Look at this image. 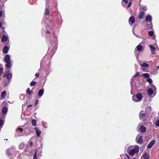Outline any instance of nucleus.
Here are the masks:
<instances>
[{
  "label": "nucleus",
  "instance_id": "44",
  "mask_svg": "<svg viewBox=\"0 0 159 159\" xmlns=\"http://www.w3.org/2000/svg\"><path fill=\"white\" fill-rule=\"evenodd\" d=\"M30 145L31 147H32L33 145V143L32 142H31L30 143Z\"/></svg>",
  "mask_w": 159,
  "mask_h": 159
},
{
  "label": "nucleus",
  "instance_id": "22",
  "mask_svg": "<svg viewBox=\"0 0 159 159\" xmlns=\"http://www.w3.org/2000/svg\"><path fill=\"white\" fill-rule=\"evenodd\" d=\"M145 13L143 11H141L139 14V19H142L143 18V16L145 15Z\"/></svg>",
  "mask_w": 159,
  "mask_h": 159
},
{
  "label": "nucleus",
  "instance_id": "36",
  "mask_svg": "<svg viewBox=\"0 0 159 159\" xmlns=\"http://www.w3.org/2000/svg\"><path fill=\"white\" fill-rule=\"evenodd\" d=\"M3 68L0 67V75H1L3 73Z\"/></svg>",
  "mask_w": 159,
  "mask_h": 159
},
{
  "label": "nucleus",
  "instance_id": "35",
  "mask_svg": "<svg viewBox=\"0 0 159 159\" xmlns=\"http://www.w3.org/2000/svg\"><path fill=\"white\" fill-rule=\"evenodd\" d=\"M3 121L2 119H0V127L2 128V127Z\"/></svg>",
  "mask_w": 159,
  "mask_h": 159
},
{
  "label": "nucleus",
  "instance_id": "38",
  "mask_svg": "<svg viewBox=\"0 0 159 159\" xmlns=\"http://www.w3.org/2000/svg\"><path fill=\"white\" fill-rule=\"evenodd\" d=\"M155 125L157 126H159V120H157L155 123Z\"/></svg>",
  "mask_w": 159,
  "mask_h": 159
},
{
  "label": "nucleus",
  "instance_id": "27",
  "mask_svg": "<svg viewBox=\"0 0 159 159\" xmlns=\"http://www.w3.org/2000/svg\"><path fill=\"white\" fill-rule=\"evenodd\" d=\"M141 66L142 68H143V67H148L149 65L146 63H144L141 64Z\"/></svg>",
  "mask_w": 159,
  "mask_h": 159
},
{
  "label": "nucleus",
  "instance_id": "4",
  "mask_svg": "<svg viewBox=\"0 0 159 159\" xmlns=\"http://www.w3.org/2000/svg\"><path fill=\"white\" fill-rule=\"evenodd\" d=\"M155 90H156V88L155 86L153 85L152 88L148 89V93L149 95H151L153 93Z\"/></svg>",
  "mask_w": 159,
  "mask_h": 159
},
{
  "label": "nucleus",
  "instance_id": "19",
  "mask_svg": "<svg viewBox=\"0 0 159 159\" xmlns=\"http://www.w3.org/2000/svg\"><path fill=\"white\" fill-rule=\"evenodd\" d=\"M10 61V56L8 54H7L5 56L4 59V61L5 62H6Z\"/></svg>",
  "mask_w": 159,
  "mask_h": 159
},
{
  "label": "nucleus",
  "instance_id": "11",
  "mask_svg": "<svg viewBox=\"0 0 159 159\" xmlns=\"http://www.w3.org/2000/svg\"><path fill=\"white\" fill-rule=\"evenodd\" d=\"M139 130L141 133H145L146 131V129L143 125H141L140 128Z\"/></svg>",
  "mask_w": 159,
  "mask_h": 159
},
{
  "label": "nucleus",
  "instance_id": "34",
  "mask_svg": "<svg viewBox=\"0 0 159 159\" xmlns=\"http://www.w3.org/2000/svg\"><path fill=\"white\" fill-rule=\"evenodd\" d=\"M154 34L153 31H151L148 32V34L150 36H152Z\"/></svg>",
  "mask_w": 159,
  "mask_h": 159
},
{
  "label": "nucleus",
  "instance_id": "17",
  "mask_svg": "<svg viewBox=\"0 0 159 159\" xmlns=\"http://www.w3.org/2000/svg\"><path fill=\"white\" fill-rule=\"evenodd\" d=\"M152 23H150L149 24L146 25V28L148 30H150L152 29Z\"/></svg>",
  "mask_w": 159,
  "mask_h": 159
},
{
  "label": "nucleus",
  "instance_id": "8",
  "mask_svg": "<svg viewBox=\"0 0 159 159\" xmlns=\"http://www.w3.org/2000/svg\"><path fill=\"white\" fill-rule=\"evenodd\" d=\"M152 16L150 15H148L145 18V20L148 23H152Z\"/></svg>",
  "mask_w": 159,
  "mask_h": 159
},
{
  "label": "nucleus",
  "instance_id": "52",
  "mask_svg": "<svg viewBox=\"0 0 159 159\" xmlns=\"http://www.w3.org/2000/svg\"><path fill=\"white\" fill-rule=\"evenodd\" d=\"M1 5L0 3V9H1Z\"/></svg>",
  "mask_w": 159,
  "mask_h": 159
},
{
  "label": "nucleus",
  "instance_id": "14",
  "mask_svg": "<svg viewBox=\"0 0 159 159\" xmlns=\"http://www.w3.org/2000/svg\"><path fill=\"white\" fill-rule=\"evenodd\" d=\"M34 129L36 132L37 136L38 137H40V134L41 133V131L39 129L38 127L35 128Z\"/></svg>",
  "mask_w": 159,
  "mask_h": 159
},
{
  "label": "nucleus",
  "instance_id": "23",
  "mask_svg": "<svg viewBox=\"0 0 159 159\" xmlns=\"http://www.w3.org/2000/svg\"><path fill=\"white\" fill-rule=\"evenodd\" d=\"M7 92L5 91H3L1 93V97L2 99H4L5 98V97L6 95Z\"/></svg>",
  "mask_w": 159,
  "mask_h": 159
},
{
  "label": "nucleus",
  "instance_id": "43",
  "mask_svg": "<svg viewBox=\"0 0 159 159\" xmlns=\"http://www.w3.org/2000/svg\"><path fill=\"white\" fill-rule=\"evenodd\" d=\"M6 76H7V75L6 74V73H4L2 76V77H6Z\"/></svg>",
  "mask_w": 159,
  "mask_h": 159
},
{
  "label": "nucleus",
  "instance_id": "32",
  "mask_svg": "<svg viewBox=\"0 0 159 159\" xmlns=\"http://www.w3.org/2000/svg\"><path fill=\"white\" fill-rule=\"evenodd\" d=\"M147 81L150 84H151L152 82V79L150 78H148L147 79Z\"/></svg>",
  "mask_w": 159,
  "mask_h": 159
},
{
  "label": "nucleus",
  "instance_id": "45",
  "mask_svg": "<svg viewBox=\"0 0 159 159\" xmlns=\"http://www.w3.org/2000/svg\"><path fill=\"white\" fill-rule=\"evenodd\" d=\"M18 129L20 131H22L23 130V129L20 128H18Z\"/></svg>",
  "mask_w": 159,
  "mask_h": 159
},
{
  "label": "nucleus",
  "instance_id": "5",
  "mask_svg": "<svg viewBox=\"0 0 159 159\" xmlns=\"http://www.w3.org/2000/svg\"><path fill=\"white\" fill-rule=\"evenodd\" d=\"M8 39V37L7 35L3 34L1 39V41L3 42H6Z\"/></svg>",
  "mask_w": 159,
  "mask_h": 159
},
{
  "label": "nucleus",
  "instance_id": "25",
  "mask_svg": "<svg viewBox=\"0 0 159 159\" xmlns=\"http://www.w3.org/2000/svg\"><path fill=\"white\" fill-rule=\"evenodd\" d=\"M7 155L9 157L11 156V153L10 149H7L6 151Z\"/></svg>",
  "mask_w": 159,
  "mask_h": 159
},
{
  "label": "nucleus",
  "instance_id": "31",
  "mask_svg": "<svg viewBox=\"0 0 159 159\" xmlns=\"http://www.w3.org/2000/svg\"><path fill=\"white\" fill-rule=\"evenodd\" d=\"M143 76L145 78H148L149 77V75L148 73H143Z\"/></svg>",
  "mask_w": 159,
  "mask_h": 159
},
{
  "label": "nucleus",
  "instance_id": "55",
  "mask_svg": "<svg viewBox=\"0 0 159 159\" xmlns=\"http://www.w3.org/2000/svg\"><path fill=\"white\" fill-rule=\"evenodd\" d=\"M2 128H0V130Z\"/></svg>",
  "mask_w": 159,
  "mask_h": 159
},
{
  "label": "nucleus",
  "instance_id": "40",
  "mask_svg": "<svg viewBox=\"0 0 159 159\" xmlns=\"http://www.w3.org/2000/svg\"><path fill=\"white\" fill-rule=\"evenodd\" d=\"M38 102H39L38 100V99H36L35 101V105H37L38 104Z\"/></svg>",
  "mask_w": 159,
  "mask_h": 159
},
{
  "label": "nucleus",
  "instance_id": "33",
  "mask_svg": "<svg viewBox=\"0 0 159 159\" xmlns=\"http://www.w3.org/2000/svg\"><path fill=\"white\" fill-rule=\"evenodd\" d=\"M37 150H35V152L34 155L33 159H37Z\"/></svg>",
  "mask_w": 159,
  "mask_h": 159
},
{
  "label": "nucleus",
  "instance_id": "28",
  "mask_svg": "<svg viewBox=\"0 0 159 159\" xmlns=\"http://www.w3.org/2000/svg\"><path fill=\"white\" fill-rule=\"evenodd\" d=\"M36 82L35 81H32L30 84V86H33L35 85L36 84Z\"/></svg>",
  "mask_w": 159,
  "mask_h": 159
},
{
  "label": "nucleus",
  "instance_id": "53",
  "mask_svg": "<svg viewBox=\"0 0 159 159\" xmlns=\"http://www.w3.org/2000/svg\"><path fill=\"white\" fill-rule=\"evenodd\" d=\"M25 152H26V151H27V150H26V149H25Z\"/></svg>",
  "mask_w": 159,
  "mask_h": 159
},
{
  "label": "nucleus",
  "instance_id": "48",
  "mask_svg": "<svg viewBox=\"0 0 159 159\" xmlns=\"http://www.w3.org/2000/svg\"><path fill=\"white\" fill-rule=\"evenodd\" d=\"M131 2H130L129 3V5H128V7H130V6L131 5Z\"/></svg>",
  "mask_w": 159,
  "mask_h": 159
},
{
  "label": "nucleus",
  "instance_id": "54",
  "mask_svg": "<svg viewBox=\"0 0 159 159\" xmlns=\"http://www.w3.org/2000/svg\"><path fill=\"white\" fill-rule=\"evenodd\" d=\"M22 145H23V146H24V145H23H23H22V144H21V145H20V146H22Z\"/></svg>",
  "mask_w": 159,
  "mask_h": 159
},
{
  "label": "nucleus",
  "instance_id": "50",
  "mask_svg": "<svg viewBox=\"0 0 159 159\" xmlns=\"http://www.w3.org/2000/svg\"><path fill=\"white\" fill-rule=\"evenodd\" d=\"M4 29H5L4 27H2V29L4 30Z\"/></svg>",
  "mask_w": 159,
  "mask_h": 159
},
{
  "label": "nucleus",
  "instance_id": "42",
  "mask_svg": "<svg viewBox=\"0 0 159 159\" xmlns=\"http://www.w3.org/2000/svg\"><path fill=\"white\" fill-rule=\"evenodd\" d=\"M33 106V105H28L27 106V108H29L30 107L32 106Z\"/></svg>",
  "mask_w": 159,
  "mask_h": 159
},
{
  "label": "nucleus",
  "instance_id": "18",
  "mask_svg": "<svg viewBox=\"0 0 159 159\" xmlns=\"http://www.w3.org/2000/svg\"><path fill=\"white\" fill-rule=\"evenodd\" d=\"M137 49V50L138 52H142L143 47V46L140 44L138 45L136 48Z\"/></svg>",
  "mask_w": 159,
  "mask_h": 159
},
{
  "label": "nucleus",
  "instance_id": "10",
  "mask_svg": "<svg viewBox=\"0 0 159 159\" xmlns=\"http://www.w3.org/2000/svg\"><path fill=\"white\" fill-rule=\"evenodd\" d=\"M26 93L27 95L31 96L32 94L33 91L30 90L29 88H28L26 91Z\"/></svg>",
  "mask_w": 159,
  "mask_h": 159
},
{
  "label": "nucleus",
  "instance_id": "24",
  "mask_svg": "<svg viewBox=\"0 0 159 159\" xmlns=\"http://www.w3.org/2000/svg\"><path fill=\"white\" fill-rule=\"evenodd\" d=\"M6 63V66L7 68H9L11 66V61L5 62Z\"/></svg>",
  "mask_w": 159,
  "mask_h": 159
},
{
  "label": "nucleus",
  "instance_id": "29",
  "mask_svg": "<svg viewBox=\"0 0 159 159\" xmlns=\"http://www.w3.org/2000/svg\"><path fill=\"white\" fill-rule=\"evenodd\" d=\"M36 120L35 119H33L32 120L31 123L33 126H35L36 125Z\"/></svg>",
  "mask_w": 159,
  "mask_h": 159
},
{
  "label": "nucleus",
  "instance_id": "39",
  "mask_svg": "<svg viewBox=\"0 0 159 159\" xmlns=\"http://www.w3.org/2000/svg\"><path fill=\"white\" fill-rule=\"evenodd\" d=\"M35 76L37 78H38L39 76V73H36L35 74Z\"/></svg>",
  "mask_w": 159,
  "mask_h": 159
},
{
  "label": "nucleus",
  "instance_id": "49",
  "mask_svg": "<svg viewBox=\"0 0 159 159\" xmlns=\"http://www.w3.org/2000/svg\"><path fill=\"white\" fill-rule=\"evenodd\" d=\"M46 33L47 34H49V33H50V32L48 30H47L46 31Z\"/></svg>",
  "mask_w": 159,
  "mask_h": 159
},
{
  "label": "nucleus",
  "instance_id": "16",
  "mask_svg": "<svg viewBox=\"0 0 159 159\" xmlns=\"http://www.w3.org/2000/svg\"><path fill=\"white\" fill-rule=\"evenodd\" d=\"M44 91L43 89H40L38 93V96H39V98H40L43 95L44 93Z\"/></svg>",
  "mask_w": 159,
  "mask_h": 159
},
{
  "label": "nucleus",
  "instance_id": "12",
  "mask_svg": "<svg viewBox=\"0 0 159 159\" xmlns=\"http://www.w3.org/2000/svg\"><path fill=\"white\" fill-rule=\"evenodd\" d=\"M149 47L150 48V50L152 53V54H155L156 51L155 48L154 46L151 45H149Z\"/></svg>",
  "mask_w": 159,
  "mask_h": 159
},
{
  "label": "nucleus",
  "instance_id": "7",
  "mask_svg": "<svg viewBox=\"0 0 159 159\" xmlns=\"http://www.w3.org/2000/svg\"><path fill=\"white\" fill-rule=\"evenodd\" d=\"M145 117V114L144 113H143V111H141L139 113V117L141 120H144Z\"/></svg>",
  "mask_w": 159,
  "mask_h": 159
},
{
  "label": "nucleus",
  "instance_id": "30",
  "mask_svg": "<svg viewBox=\"0 0 159 159\" xmlns=\"http://www.w3.org/2000/svg\"><path fill=\"white\" fill-rule=\"evenodd\" d=\"M140 9L145 11L147 10V8L146 7L143 6L141 7H140Z\"/></svg>",
  "mask_w": 159,
  "mask_h": 159
},
{
  "label": "nucleus",
  "instance_id": "26",
  "mask_svg": "<svg viewBox=\"0 0 159 159\" xmlns=\"http://www.w3.org/2000/svg\"><path fill=\"white\" fill-rule=\"evenodd\" d=\"M12 74L11 73H8L7 75V79L9 80H11L12 78Z\"/></svg>",
  "mask_w": 159,
  "mask_h": 159
},
{
  "label": "nucleus",
  "instance_id": "13",
  "mask_svg": "<svg viewBox=\"0 0 159 159\" xmlns=\"http://www.w3.org/2000/svg\"><path fill=\"white\" fill-rule=\"evenodd\" d=\"M9 50V49L8 47L7 46H5L3 48L2 51L3 52L4 54H6L8 53Z\"/></svg>",
  "mask_w": 159,
  "mask_h": 159
},
{
  "label": "nucleus",
  "instance_id": "3",
  "mask_svg": "<svg viewBox=\"0 0 159 159\" xmlns=\"http://www.w3.org/2000/svg\"><path fill=\"white\" fill-rule=\"evenodd\" d=\"M139 151V147L136 146L134 149H131L129 152V154L130 155L133 156L134 155L135 153L138 152Z\"/></svg>",
  "mask_w": 159,
  "mask_h": 159
},
{
  "label": "nucleus",
  "instance_id": "56",
  "mask_svg": "<svg viewBox=\"0 0 159 159\" xmlns=\"http://www.w3.org/2000/svg\"><path fill=\"white\" fill-rule=\"evenodd\" d=\"M136 49L135 50V52Z\"/></svg>",
  "mask_w": 159,
  "mask_h": 159
},
{
  "label": "nucleus",
  "instance_id": "21",
  "mask_svg": "<svg viewBox=\"0 0 159 159\" xmlns=\"http://www.w3.org/2000/svg\"><path fill=\"white\" fill-rule=\"evenodd\" d=\"M50 9L48 7H46L45 8V15H48L49 14V11Z\"/></svg>",
  "mask_w": 159,
  "mask_h": 159
},
{
  "label": "nucleus",
  "instance_id": "46",
  "mask_svg": "<svg viewBox=\"0 0 159 159\" xmlns=\"http://www.w3.org/2000/svg\"><path fill=\"white\" fill-rule=\"evenodd\" d=\"M122 1L125 2V3L127 2V0H122Z\"/></svg>",
  "mask_w": 159,
  "mask_h": 159
},
{
  "label": "nucleus",
  "instance_id": "51",
  "mask_svg": "<svg viewBox=\"0 0 159 159\" xmlns=\"http://www.w3.org/2000/svg\"><path fill=\"white\" fill-rule=\"evenodd\" d=\"M156 68L157 69H159V66H157L156 67Z\"/></svg>",
  "mask_w": 159,
  "mask_h": 159
},
{
  "label": "nucleus",
  "instance_id": "9",
  "mask_svg": "<svg viewBox=\"0 0 159 159\" xmlns=\"http://www.w3.org/2000/svg\"><path fill=\"white\" fill-rule=\"evenodd\" d=\"M155 140H154L151 141L147 146V148H151L153 145L155 143Z\"/></svg>",
  "mask_w": 159,
  "mask_h": 159
},
{
  "label": "nucleus",
  "instance_id": "41",
  "mask_svg": "<svg viewBox=\"0 0 159 159\" xmlns=\"http://www.w3.org/2000/svg\"><path fill=\"white\" fill-rule=\"evenodd\" d=\"M3 12L2 11H0V18L2 16Z\"/></svg>",
  "mask_w": 159,
  "mask_h": 159
},
{
  "label": "nucleus",
  "instance_id": "47",
  "mask_svg": "<svg viewBox=\"0 0 159 159\" xmlns=\"http://www.w3.org/2000/svg\"><path fill=\"white\" fill-rule=\"evenodd\" d=\"M2 24L1 22L0 21V28L2 27Z\"/></svg>",
  "mask_w": 159,
  "mask_h": 159
},
{
  "label": "nucleus",
  "instance_id": "57",
  "mask_svg": "<svg viewBox=\"0 0 159 159\" xmlns=\"http://www.w3.org/2000/svg\"><path fill=\"white\" fill-rule=\"evenodd\" d=\"M124 159H125V158Z\"/></svg>",
  "mask_w": 159,
  "mask_h": 159
},
{
  "label": "nucleus",
  "instance_id": "37",
  "mask_svg": "<svg viewBox=\"0 0 159 159\" xmlns=\"http://www.w3.org/2000/svg\"><path fill=\"white\" fill-rule=\"evenodd\" d=\"M139 73H140L139 72H136V74L133 76V77L134 78L138 77L139 74Z\"/></svg>",
  "mask_w": 159,
  "mask_h": 159
},
{
  "label": "nucleus",
  "instance_id": "1",
  "mask_svg": "<svg viewBox=\"0 0 159 159\" xmlns=\"http://www.w3.org/2000/svg\"><path fill=\"white\" fill-rule=\"evenodd\" d=\"M143 98L142 94L141 93L136 94V95L132 96L133 100L135 102H138L141 101Z\"/></svg>",
  "mask_w": 159,
  "mask_h": 159
},
{
  "label": "nucleus",
  "instance_id": "6",
  "mask_svg": "<svg viewBox=\"0 0 159 159\" xmlns=\"http://www.w3.org/2000/svg\"><path fill=\"white\" fill-rule=\"evenodd\" d=\"M129 23L130 24H134L135 22V18L134 16H131L129 20Z\"/></svg>",
  "mask_w": 159,
  "mask_h": 159
},
{
  "label": "nucleus",
  "instance_id": "15",
  "mask_svg": "<svg viewBox=\"0 0 159 159\" xmlns=\"http://www.w3.org/2000/svg\"><path fill=\"white\" fill-rule=\"evenodd\" d=\"M143 158L145 159H149L150 158V155L147 152H145L143 155Z\"/></svg>",
  "mask_w": 159,
  "mask_h": 159
},
{
  "label": "nucleus",
  "instance_id": "20",
  "mask_svg": "<svg viewBox=\"0 0 159 159\" xmlns=\"http://www.w3.org/2000/svg\"><path fill=\"white\" fill-rule=\"evenodd\" d=\"M8 108L7 107L5 106L2 108V112L3 114H5L7 112Z\"/></svg>",
  "mask_w": 159,
  "mask_h": 159
},
{
  "label": "nucleus",
  "instance_id": "2",
  "mask_svg": "<svg viewBox=\"0 0 159 159\" xmlns=\"http://www.w3.org/2000/svg\"><path fill=\"white\" fill-rule=\"evenodd\" d=\"M136 140L137 143L139 144H142L143 143V136L142 135L140 134L137 135Z\"/></svg>",
  "mask_w": 159,
  "mask_h": 159
}]
</instances>
